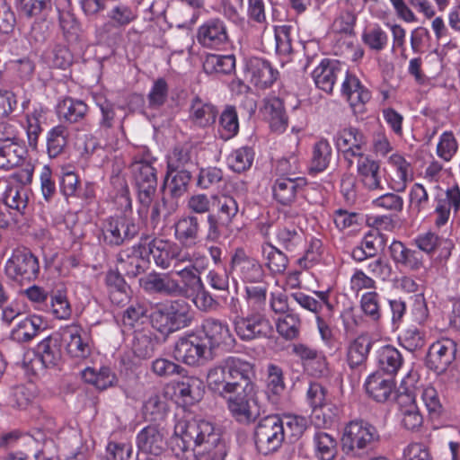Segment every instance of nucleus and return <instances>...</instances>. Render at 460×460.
Here are the masks:
<instances>
[{
	"label": "nucleus",
	"instance_id": "nucleus-1",
	"mask_svg": "<svg viewBox=\"0 0 460 460\" xmlns=\"http://www.w3.org/2000/svg\"><path fill=\"white\" fill-rule=\"evenodd\" d=\"M169 446L177 457L191 453L197 460H225L228 453L221 429L200 418L177 420Z\"/></svg>",
	"mask_w": 460,
	"mask_h": 460
},
{
	"label": "nucleus",
	"instance_id": "nucleus-2",
	"mask_svg": "<svg viewBox=\"0 0 460 460\" xmlns=\"http://www.w3.org/2000/svg\"><path fill=\"white\" fill-rule=\"evenodd\" d=\"M253 366L240 358L228 357L211 367L207 374L208 388L220 396L238 393L241 386L251 391Z\"/></svg>",
	"mask_w": 460,
	"mask_h": 460
},
{
	"label": "nucleus",
	"instance_id": "nucleus-3",
	"mask_svg": "<svg viewBox=\"0 0 460 460\" xmlns=\"http://www.w3.org/2000/svg\"><path fill=\"white\" fill-rule=\"evenodd\" d=\"M379 438L374 425L363 420H351L343 428L342 451L350 457H364L374 448Z\"/></svg>",
	"mask_w": 460,
	"mask_h": 460
},
{
	"label": "nucleus",
	"instance_id": "nucleus-4",
	"mask_svg": "<svg viewBox=\"0 0 460 460\" xmlns=\"http://www.w3.org/2000/svg\"><path fill=\"white\" fill-rule=\"evenodd\" d=\"M192 317L189 305L182 300L158 304L150 314L152 326L163 334H169L188 326Z\"/></svg>",
	"mask_w": 460,
	"mask_h": 460
},
{
	"label": "nucleus",
	"instance_id": "nucleus-5",
	"mask_svg": "<svg viewBox=\"0 0 460 460\" xmlns=\"http://www.w3.org/2000/svg\"><path fill=\"white\" fill-rule=\"evenodd\" d=\"M155 161L147 150L143 149L141 157H135L131 164V171L134 175L138 190L140 203L148 207L156 190L157 178L156 171L153 166Z\"/></svg>",
	"mask_w": 460,
	"mask_h": 460
},
{
	"label": "nucleus",
	"instance_id": "nucleus-6",
	"mask_svg": "<svg viewBox=\"0 0 460 460\" xmlns=\"http://www.w3.org/2000/svg\"><path fill=\"white\" fill-rule=\"evenodd\" d=\"M285 438L283 420L276 415L268 416L259 421L254 431L257 450L262 455L278 451Z\"/></svg>",
	"mask_w": 460,
	"mask_h": 460
},
{
	"label": "nucleus",
	"instance_id": "nucleus-7",
	"mask_svg": "<svg viewBox=\"0 0 460 460\" xmlns=\"http://www.w3.org/2000/svg\"><path fill=\"white\" fill-rule=\"evenodd\" d=\"M173 357L186 365L198 367L211 359L212 352L199 333L181 337L175 342Z\"/></svg>",
	"mask_w": 460,
	"mask_h": 460
},
{
	"label": "nucleus",
	"instance_id": "nucleus-8",
	"mask_svg": "<svg viewBox=\"0 0 460 460\" xmlns=\"http://www.w3.org/2000/svg\"><path fill=\"white\" fill-rule=\"evenodd\" d=\"M148 256L152 255L156 266L168 269L177 267L180 263L190 261V252L181 250L176 243L160 239L147 237Z\"/></svg>",
	"mask_w": 460,
	"mask_h": 460
},
{
	"label": "nucleus",
	"instance_id": "nucleus-9",
	"mask_svg": "<svg viewBox=\"0 0 460 460\" xmlns=\"http://www.w3.org/2000/svg\"><path fill=\"white\" fill-rule=\"evenodd\" d=\"M236 335L243 341L270 338L274 333L271 322L259 312L247 316H237L233 322Z\"/></svg>",
	"mask_w": 460,
	"mask_h": 460
},
{
	"label": "nucleus",
	"instance_id": "nucleus-10",
	"mask_svg": "<svg viewBox=\"0 0 460 460\" xmlns=\"http://www.w3.org/2000/svg\"><path fill=\"white\" fill-rule=\"evenodd\" d=\"M61 360L60 340L49 336L37 346V354L31 358L25 357L23 361L27 372L36 375L40 369L57 366Z\"/></svg>",
	"mask_w": 460,
	"mask_h": 460
},
{
	"label": "nucleus",
	"instance_id": "nucleus-11",
	"mask_svg": "<svg viewBox=\"0 0 460 460\" xmlns=\"http://www.w3.org/2000/svg\"><path fill=\"white\" fill-rule=\"evenodd\" d=\"M103 242L110 245H119L132 239L138 232L134 220L126 215L109 217L102 224Z\"/></svg>",
	"mask_w": 460,
	"mask_h": 460
},
{
	"label": "nucleus",
	"instance_id": "nucleus-12",
	"mask_svg": "<svg viewBox=\"0 0 460 460\" xmlns=\"http://www.w3.org/2000/svg\"><path fill=\"white\" fill-rule=\"evenodd\" d=\"M39 272L37 258L27 249H16L5 264L6 275L17 281H31Z\"/></svg>",
	"mask_w": 460,
	"mask_h": 460
},
{
	"label": "nucleus",
	"instance_id": "nucleus-13",
	"mask_svg": "<svg viewBox=\"0 0 460 460\" xmlns=\"http://www.w3.org/2000/svg\"><path fill=\"white\" fill-rule=\"evenodd\" d=\"M437 193L434 197V224L438 227L445 226L451 216V212L457 213L460 209V187L457 183L441 189L436 187Z\"/></svg>",
	"mask_w": 460,
	"mask_h": 460
},
{
	"label": "nucleus",
	"instance_id": "nucleus-14",
	"mask_svg": "<svg viewBox=\"0 0 460 460\" xmlns=\"http://www.w3.org/2000/svg\"><path fill=\"white\" fill-rule=\"evenodd\" d=\"M386 164L389 188L395 192H403L413 180L414 171L411 163L402 154L395 152L388 156Z\"/></svg>",
	"mask_w": 460,
	"mask_h": 460
},
{
	"label": "nucleus",
	"instance_id": "nucleus-15",
	"mask_svg": "<svg viewBox=\"0 0 460 460\" xmlns=\"http://www.w3.org/2000/svg\"><path fill=\"white\" fill-rule=\"evenodd\" d=\"M197 40L204 48L221 49L229 42L226 22L218 17L203 22L197 30Z\"/></svg>",
	"mask_w": 460,
	"mask_h": 460
},
{
	"label": "nucleus",
	"instance_id": "nucleus-16",
	"mask_svg": "<svg viewBox=\"0 0 460 460\" xmlns=\"http://www.w3.org/2000/svg\"><path fill=\"white\" fill-rule=\"evenodd\" d=\"M456 343L449 338L432 342L427 353V367L438 374L444 373L456 358Z\"/></svg>",
	"mask_w": 460,
	"mask_h": 460
},
{
	"label": "nucleus",
	"instance_id": "nucleus-17",
	"mask_svg": "<svg viewBox=\"0 0 460 460\" xmlns=\"http://www.w3.org/2000/svg\"><path fill=\"white\" fill-rule=\"evenodd\" d=\"M119 266L128 276L135 277L143 272L149 264L147 237L131 247L122 250L118 255Z\"/></svg>",
	"mask_w": 460,
	"mask_h": 460
},
{
	"label": "nucleus",
	"instance_id": "nucleus-18",
	"mask_svg": "<svg viewBox=\"0 0 460 460\" xmlns=\"http://www.w3.org/2000/svg\"><path fill=\"white\" fill-rule=\"evenodd\" d=\"M397 406L396 419L400 427L410 432L420 431L424 419L417 405L415 396L410 393L399 394Z\"/></svg>",
	"mask_w": 460,
	"mask_h": 460
},
{
	"label": "nucleus",
	"instance_id": "nucleus-19",
	"mask_svg": "<svg viewBox=\"0 0 460 460\" xmlns=\"http://www.w3.org/2000/svg\"><path fill=\"white\" fill-rule=\"evenodd\" d=\"M200 334L207 346H209L211 352L215 348L231 349L235 344V339L228 325L216 319H206Z\"/></svg>",
	"mask_w": 460,
	"mask_h": 460
},
{
	"label": "nucleus",
	"instance_id": "nucleus-20",
	"mask_svg": "<svg viewBox=\"0 0 460 460\" xmlns=\"http://www.w3.org/2000/svg\"><path fill=\"white\" fill-rule=\"evenodd\" d=\"M337 149L341 152L346 159L353 157L360 158L364 155V147L367 145L365 134L354 127H347L338 130L334 137Z\"/></svg>",
	"mask_w": 460,
	"mask_h": 460
},
{
	"label": "nucleus",
	"instance_id": "nucleus-21",
	"mask_svg": "<svg viewBox=\"0 0 460 460\" xmlns=\"http://www.w3.org/2000/svg\"><path fill=\"white\" fill-rule=\"evenodd\" d=\"M67 354L74 358H86L92 351L91 340L86 332L79 325L67 326L62 334Z\"/></svg>",
	"mask_w": 460,
	"mask_h": 460
},
{
	"label": "nucleus",
	"instance_id": "nucleus-22",
	"mask_svg": "<svg viewBox=\"0 0 460 460\" xmlns=\"http://www.w3.org/2000/svg\"><path fill=\"white\" fill-rule=\"evenodd\" d=\"M232 269L244 282L258 283L264 278L260 261L249 256L243 249H237L232 257Z\"/></svg>",
	"mask_w": 460,
	"mask_h": 460
},
{
	"label": "nucleus",
	"instance_id": "nucleus-23",
	"mask_svg": "<svg viewBox=\"0 0 460 460\" xmlns=\"http://www.w3.org/2000/svg\"><path fill=\"white\" fill-rule=\"evenodd\" d=\"M240 390L243 394H238L230 397L228 400V409L240 422H248L253 420L258 414L257 405L254 401V385L251 382V391H247L244 386H241Z\"/></svg>",
	"mask_w": 460,
	"mask_h": 460
},
{
	"label": "nucleus",
	"instance_id": "nucleus-24",
	"mask_svg": "<svg viewBox=\"0 0 460 460\" xmlns=\"http://www.w3.org/2000/svg\"><path fill=\"white\" fill-rule=\"evenodd\" d=\"M300 358L305 371L315 377L328 376L331 373L325 355L304 344H299L294 349Z\"/></svg>",
	"mask_w": 460,
	"mask_h": 460
},
{
	"label": "nucleus",
	"instance_id": "nucleus-25",
	"mask_svg": "<svg viewBox=\"0 0 460 460\" xmlns=\"http://www.w3.org/2000/svg\"><path fill=\"white\" fill-rule=\"evenodd\" d=\"M344 66L338 60L323 59L312 72L315 85L325 93H332L334 84L344 73Z\"/></svg>",
	"mask_w": 460,
	"mask_h": 460
},
{
	"label": "nucleus",
	"instance_id": "nucleus-26",
	"mask_svg": "<svg viewBox=\"0 0 460 460\" xmlns=\"http://www.w3.org/2000/svg\"><path fill=\"white\" fill-rule=\"evenodd\" d=\"M357 175L359 182L368 190H382L380 164L369 155H360L357 161Z\"/></svg>",
	"mask_w": 460,
	"mask_h": 460
},
{
	"label": "nucleus",
	"instance_id": "nucleus-27",
	"mask_svg": "<svg viewBox=\"0 0 460 460\" xmlns=\"http://www.w3.org/2000/svg\"><path fill=\"white\" fill-rule=\"evenodd\" d=\"M364 385L367 394L378 402H385L395 397V382L392 378H385L379 372L368 376Z\"/></svg>",
	"mask_w": 460,
	"mask_h": 460
},
{
	"label": "nucleus",
	"instance_id": "nucleus-28",
	"mask_svg": "<svg viewBox=\"0 0 460 460\" xmlns=\"http://www.w3.org/2000/svg\"><path fill=\"white\" fill-rule=\"evenodd\" d=\"M137 445L142 453L159 456L166 445L164 429L155 425L142 429L137 436Z\"/></svg>",
	"mask_w": 460,
	"mask_h": 460
},
{
	"label": "nucleus",
	"instance_id": "nucleus-29",
	"mask_svg": "<svg viewBox=\"0 0 460 460\" xmlns=\"http://www.w3.org/2000/svg\"><path fill=\"white\" fill-rule=\"evenodd\" d=\"M303 185L304 181L301 178L279 177L272 186L273 197L278 203L290 206L296 200Z\"/></svg>",
	"mask_w": 460,
	"mask_h": 460
},
{
	"label": "nucleus",
	"instance_id": "nucleus-30",
	"mask_svg": "<svg viewBox=\"0 0 460 460\" xmlns=\"http://www.w3.org/2000/svg\"><path fill=\"white\" fill-rule=\"evenodd\" d=\"M344 72L346 77L341 85L342 95L346 97L355 111L357 110L360 111L363 105L370 100V92L361 84L357 76L349 75L347 71Z\"/></svg>",
	"mask_w": 460,
	"mask_h": 460
},
{
	"label": "nucleus",
	"instance_id": "nucleus-31",
	"mask_svg": "<svg viewBox=\"0 0 460 460\" xmlns=\"http://www.w3.org/2000/svg\"><path fill=\"white\" fill-rule=\"evenodd\" d=\"M263 113L269 121L270 129L278 134L286 131L288 124L283 102L278 97L264 100Z\"/></svg>",
	"mask_w": 460,
	"mask_h": 460
},
{
	"label": "nucleus",
	"instance_id": "nucleus-32",
	"mask_svg": "<svg viewBox=\"0 0 460 460\" xmlns=\"http://www.w3.org/2000/svg\"><path fill=\"white\" fill-rule=\"evenodd\" d=\"M199 223L196 217L189 216L174 224V236L184 247H193L199 243Z\"/></svg>",
	"mask_w": 460,
	"mask_h": 460
},
{
	"label": "nucleus",
	"instance_id": "nucleus-33",
	"mask_svg": "<svg viewBox=\"0 0 460 460\" xmlns=\"http://www.w3.org/2000/svg\"><path fill=\"white\" fill-rule=\"evenodd\" d=\"M390 256L394 263L410 270H419L422 266L420 252L408 249L402 242L394 241L389 246Z\"/></svg>",
	"mask_w": 460,
	"mask_h": 460
},
{
	"label": "nucleus",
	"instance_id": "nucleus-34",
	"mask_svg": "<svg viewBox=\"0 0 460 460\" xmlns=\"http://www.w3.org/2000/svg\"><path fill=\"white\" fill-rule=\"evenodd\" d=\"M43 330V320L39 315H31L19 321L11 332L12 340L24 343L31 341Z\"/></svg>",
	"mask_w": 460,
	"mask_h": 460
},
{
	"label": "nucleus",
	"instance_id": "nucleus-35",
	"mask_svg": "<svg viewBox=\"0 0 460 460\" xmlns=\"http://www.w3.org/2000/svg\"><path fill=\"white\" fill-rule=\"evenodd\" d=\"M175 392L186 404H193L204 394L203 381L196 376H185L175 384Z\"/></svg>",
	"mask_w": 460,
	"mask_h": 460
},
{
	"label": "nucleus",
	"instance_id": "nucleus-36",
	"mask_svg": "<svg viewBox=\"0 0 460 460\" xmlns=\"http://www.w3.org/2000/svg\"><path fill=\"white\" fill-rule=\"evenodd\" d=\"M376 362L379 369L389 375L395 376L403 365L401 352L391 345L381 347L376 351Z\"/></svg>",
	"mask_w": 460,
	"mask_h": 460
},
{
	"label": "nucleus",
	"instance_id": "nucleus-37",
	"mask_svg": "<svg viewBox=\"0 0 460 460\" xmlns=\"http://www.w3.org/2000/svg\"><path fill=\"white\" fill-rule=\"evenodd\" d=\"M137 17V11L126 4H118L114 5L108 13V22L99 29V32H109L112 28H123L128 26Z\"/></svg>",
	"mask_w": 460,
	"mask_h": 460
},
{
	"label": "nucleus",
	"instance_id": "nucleus-38",
	"mask_svg": "<svg viewBox=\"0 0 460 460\" xmlns=\"http://www.w3.org/2000/svg\"><path fill=\"white\" fill-rule=\"evenodd\" d=\"M249 73L252 82L261 88L271 85L277 79L278 72L270 64L261 58H254L250 61Z\"/></svg>",
	"mask_w": 460,
	"mask_h": 460
},
{
	"label": "nucleus",
	"instance_id": "nucleus-39",
	"mask_svg": "<svg viewBox=\"0 0 460 460\" xmlns=\"http://www.w3.org/2000/svg\"><path fill=\"white\" fill-rule=\"evenodd\" d=\"M235 67L233 55L208 54L203 61V70L207 75H229Z\"/></svg>",
	"mask_w": 460,
	"mask_h": 460
},
{
	"label": "nucleus",
	"instance_id": "nucleus-40",
	"mask_svg": "<svg viewBox=\"0 0 460 460\" xmlns=\"http://www.w3.org/2000/svg\"><path fill=\"white\" fill-rule=\"evenodd\" d=\"M57 109L59 118L69 123H76L82 120L88 111L86 103L73 98H65L58 102Z\"/></svg>",
	"mask_w": 460,
	"mask_h": 460
},
{
	"label": "nucleus",
	"instance_id": "nucleus-41",
	"mask_svg": "<svg viewBox=\"0 0 460 460\" xmlns=\"http://www.w3.org/2000/svg\"><path fill=\"white\" fill-rule=\"evenodd\" d=\"M217 111L214 105L199 98H195L190 106V118L199 127H208L216 120Z\"/></svg>",
	"mask_w": 460,
	"mask_h": 460
},
{
	"label": "nucleus",
	"instance_id": "nucleus-42",
	"mask_svg": "<svg viewBox=\"0 0 460 460\" xmlns=\"http://www.w3.org/2000/svg\"><path fill=\"white\" fill-rule=\"evenodd\" d=\"M36 395L37 389L34 384L17 385L11 390L8 403L13 408L26 410L33 404Z\"/></svg>",
	"mask_w": 460,
	"mask_h": 460
},
{
	"label": "nucleus",
	"instance_id": "nucleus-43",
	"mask_svg": "<svg viewBox=\"0 0 460 460\" xmlns=\"http://www.w3.org/2000/svg\"><path fill=\"white\" fill-rule=\"evenodd\" d=\"M261 253L265 265L272 274H283L288 268L287 255L270 243L261 245Z\"/></svg>",
	"mask_w": 460,
	"mask_h": 460
},
{
	"label": "nucleus",
	"instance_id": "nucleus-44",
	"mask_svg": "<svg viewBox=\"0 0 460 460\" xmlns=\"http://www.w3.org/2000/svg\"><path fill=\"white\" fill-rule=\"evenodd\" d=\"M82 377L86 382L100 390L112 386L116 382V376L108 367H102L98 370L94 367H86L82 371Z\"/></svg>",
	"mask_w": 460,
	"mask_h": 460
},
{
	"label": "nucleus",
	"instance_id": "nucleus-45",
	"mask_svg": "<svg viewBox=\"0 0 460 460\" xmlns=\"http://www.w3.org/2000/svg\"><path fill=\"white\" fill-rule=\"evenodd\" d=\"M26 154L25 147L16 142L0 146V168L11 170L20 165L24 160Z\"/></svg>",
	"mask_w": 460,
	"mask_h": 460
},
{
	"label": "nucleus",
	"instance_id": "nucleus-46",
	"mask_svg": "<svg viewBox=\"0 0 460 460\" xmlns=\"http://www.w3.org/2000/svg\"><path fill=\"white\" fill-rule=\"evenodd\" d=\"M69 131L64 125L53 127L47 133V151L51 158L61 155L67 145Z\"/></svg>",
	"mask_w": 460,
	"mask_h": 460
},
{
	"label": "nucleus",
	"instance_id": "nucleus-47",
	"mask_svg": "<svg viewBox=\"0 0 460 460\" xmlns=\"http://www.w3.org/2000/svg\"><path fill=\"white\" fill-rule=\"evenodd\" d=\"M363 314L373 323H378L382 318L381 296L375 291L364 293L359 300Z\"/></svg>",
	"mask_w": 460,
	"mask_h": 460
},
{
	"label": "nucleus",
	"instance_id": "nucleus-48",
	"mask_svg": "<svg viewBox=\"0 0 460 460\" xmlns=\"http://www.w3.org/2000/svg\"><path fill=\"white\" fill-rule=\"evenodd\" d=\"M361 40L371 50L376 52L385 49L388 44L387 33L377 23L366 27L362 32Z\"/></svg>",
	"mask_w": 460,
	"mask_h": 460
},
{
	"label": "nucleus",
	"instance_id": "nucleus-49",
	"mask_svg": "<svg viewBox=\"0 0 460 460\" xmlns=\"http://www.w3.org/2000/svg\"><path fill=\"white\" fill-rule=\"evenodd\" d=\"M315 456L319 460H333L337 455V441L326 432H317L314 438Z\"/></svg>",
	"mask_w": 460,
	"mask_h": 460
},
{
	"label": "nucleus",
	"instance_id": "nucleus-50",
	"mask_svg": "<svg viewBox=\"0 0 460 460\" xmlns=\"http://www.w3.org/2000/svg\"><path fill=\"white\" fill-rule=\"evenodd\" d=\"M458 148L459 145L455 134L450 130H446L438 137L436 155L443 162L449 163L457 154Z\"/></svg>",
	"mask_w": 460,
	"mask_h": 460
},
{
	"label": "nucleus",
	"instance_id": "nucleus-51",
	"mask_svg": "<svg viewBox=\"0 0 460 460\" xmlns=\"http://www.w3.org/2000/svg\"><path fill=\"white\" fill-rule=\"evenodd\" d=\"M239 131V120L235 109L227 106L219 119L218 134L223 140H229Z\"/></svg>",
	"mask_w": 460,
	"mask_h": 460
},
{
	"label": "nucleus",
	"instance_id": "nucleus-52",
	"mask_svg": "<svg viewBox=\"0 0 460 460\" xmlns=\"http://www.w3.org/2000/svg\"><path fill=\"white\" fill-rule=\"evenodd\" d=\"M371 342L367 336L357 337L349 346L348 363L350 367L361 365L367 358Z\"/></svg>",
	"mask_w": 460,
	"mask_h": 460
},
{
	"label": "nucleus",
	"instance_id": "nucleus-53",
	"mask_svg": "<svg viewBox=\"0 0 460 460\" xmlns=\"http://www.w3.org/2000/svg\"><path fill=\"white\" fill-rule=\"evenodd\" d=\"M276 329L280 336L286 340H293L298 337L301 329V319L293 312L279 317L276 322Z\"/></svg>",
	"mask_w": 460,
	"mask_h": 460
},
{
	"label": "nucleus",
	"instance_id": "nucleus-54",
	"mask_svg": "<svg viewBox=\"0 0 460 460\" xmlns=\"http://www.w3.org/2000/svg\"><path fill=\"white\" fill-rule=\"evenodd\" d=\"M176 274L181 278L180 288L181 289L180 296H189L203 289V283L194 268L185 267L177 270Z\"/></svg>",
	"mask_w": 460,
	"mask_h": 460
},
{
	"label": "nucleus",
	"instance_id": "nucleus-55",
	"mask_svg": "<svg viewBox=\"0 0 460 460\" xmlns=\"http://www.w3.org/2000/svg\"><path fill=\"white\" fill-rule=\"evenodd\" d=\"M254 153L250 147H240L234 150L227 157L229 168L235 172L248 170L253 162Z\"/></svg>",
	"mask_w": 460,
	"mask_h": 460
},
{
	"label": "nucleus",
	"instance_id": "nucleus-56",
	"mask_svg": "<svg viewBox=\"0 0 460 460\" xmlns=\"http://www.w3.org/2000/svg\"><path fill=\"white\" fill-rule=\"evenodd\" d=\"M285 390V383L283 380L282 369L275 365L268 367L267 376V394L273 402L278 401V398L283 394Z\"/></svg>",
	"mask_w": 460,
	"mask_h": 460
},
{
	"label": "nucleus",
	"instance_id": "nucleus-57",
	"mask_svg": "<svg viewBox=\"0 0 460 460\" xmlns=\"http://www.w3.org/2000/svg\"><path fill=\"white\" fill-rule=\"evenodd\" d=\"M44 110L42 107L34 108L33 111L26 116L25 130L27 133L29 146L35 149L38 139L41 133L40 122L43 119Z\"/></svg>",
	"mask_w": 460,
	"mask_h": 460
},
{
	"label": "nucleus",
	"instance_id": "nucleus-58",
	"mask_svg": "<svg viewBox=\"0 0 460 460\" xmlns=\"http://www.w3.org/2000/svg\"><path fill=\"white\" fill-rule=\"evenodd\" d=\"M332 158V146L328 140L321 139L313 148L312 170L317 172H323L328 167Z\"/></svg>",
	"mask_w": 460,
	"mask_h": 460
},
{
	"label": "nucleus",
	"instance_id": "nucleus-59",
	"mask_svg": "<svg viewBox=\"0 0 460 460\" xmlns=\"http://www.w3.org/2000/svg\"><path fill=\"white\" fill-rule=\"evenodd\" d=\"M93 99L102 113L101 125L111 128L116 118L117 111L121 110V108L112 104L102 93H93Z\"/></svg>",
	"mask_w": 460,
	"mask_h": 460
},
{
	"label": "nucleus",
	"instance_id": "nucleus-60",
	"mask_svg": "<svg viewBox=\"0 0 460 460\" xmlns=\"http://www.w3.org/2000/svg\"><path fill=\"white\" fill-rule=\"evenodd\" d=\"M144 414L150 420H156L164 417L167 411V400L162 394H154L146 401L143 407Z\"/></svg>",
	"mask_w": 460,
	"mask_h": 460
},
{
	"label": "nucleus",
	"instance_id": "nucleus-61",
	"mask_svg": "<svg viewBox=\"0 0 460 460\" xmlns=\"http://www.w3.org/2000/svg\"><path fill=\"white\" fill-rule=\"evenodd\" d=\"M277 240L288 251H295L305 241L304 233L301 230L288 227L279 228L276 234Z\"/></svg>",
	"mask_w": 460,
	"mask_h": 460
},
{
	"label": "nucleus",
	"instance_id": "nucleus-62",
	"mask_svg": "<svg viewBox=\"0 0 460 460\" xmlns=\"http://www.w3.org/2000/svg\"><path fill=\"white\" fill-rule=\"evenodd\" d=\"M218 218L223 226L233 222L239 212V206L235 199L231 196H222L217 202Z\"/></svg>",
	"mask_w": 460,
	"mask_h": 460
},
{
	"label": "nucleus",
	"instance_id": "nucleus-63",
	"mask_svg": "<svg viewBox=\"0 0 460 460\" xmlns=\"http://www.w3.org/2000/svg\"><path fill=\"white\" fill-rule=\"evenodd\" d=\"M51 313L58 319H67L70 317L72 309L67 300L66 293L64 290H57L50 296Z\"/></svg>",
	"mask_w": 460,
	"mask_h": 460
},
{
	"label": "nucleus",
	"instance_id": "nucleus-64",
	"mask_svg": "<svg viewBox=\"0 0 460 460\" xmlns=\"http://www.w3.org/2000/svg\"><path fill=\"white\" fill-rule=\"evenodd\" d=\"M402 347L409 351H415L425 345V333L416 327H409L399 337Z\"/></svg>",
	"mask_w": 460,
	"mask_h": 460
}]
</instances>
